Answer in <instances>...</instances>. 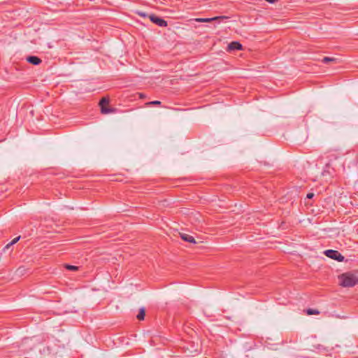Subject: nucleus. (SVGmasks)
I'll list each match as a JSON object with an SVG mask.
<instances>
[{
	"label": "nucleus",
	"instance_id": "f257e3e1",
	"mask_svg": "<svg viewBox=\"0 0 358 358\" xmlns=\"http://www.w3.org/2000/svg\"><path fill=\"white\" fill-rule=\"evenodd\" d=\"M339 285L343 287H352L358 283V277L351 272H346L338 276Z\"/></svg>",
	"mask_w": 358,
	"mask_h": 358
},
{
	"label": "nucleus",
	"instance_id": "f03ea898",
	"mask_svg": "<svg viewBox=\"0 0 358 358\" xmlns=\"http://www.w3.org/2000/svg\"><path fill=\"white\" fill-rule=\"evenodd\" d=\"M109 103V99L107 97H103L99 103V105L100 106L101 113L102 114H108L110 113H114L116 109L114 108H110L107 106Z\"/></svg>",
	"mask_w": 358,
	"mask_h": 358
},
{
	"label": "nucleus",
	"instance_id": "7ed1b4c3",
	"mask_svg": "<svg viewBox=\"0 0 358 358\" xmlns=\"http://www.w3.org/2000/svg\"><path fill=\"white\" fill-rule=\"evenodd\" d=\"M324 254L329 258L336 260L338 262H343L345 259L338 251L334 250H326Z\"/></svg>",
	"mask_w": 358,
	"mask_h": 358
},
{
	"label": "nucleus",
	"instance_id": "20e7f679",
	"mask_svg": "<svg viewBox=\"0 0 358 358\" xmlns=\"http://www.w3.org/2000/svg\"><path fill=\"white\" fill-rule=\"evenodd\" d=\"M150 21L161 27H165L168 25L167 22L163 18L155 15L151 14L149 15Z\"/></svg>",
	"mask_w": 358,
	"mask_h": 358
},
{
	"label": "nucleus",
	"instance_id": "39448f33",
	"mask_svg": "<svg viewBox=\"0 0 358 358\" xmlns=\"http://www.w3.org/2000/svg\"><path fill=\"white\" fill-rule=\"evenodd\" d=\"M243 50V45L238 41H232L228 46L227 50L229 52Z\"/></svg>",
	"mask_w": 358,
	"mask_h": 358
},
{
	"label": "nucleus",
	"instance_id": "423d86ee",
	"mask_svg": "<svg viewBox=\"0 0 358 358\" xmlns=\"http://www.w3.org/2000/svg\"><path fill=\"white\" fill-rule=\"evenodd\" d=\"M228 18H229V17H227V16L220 15V16H216V17H211V18H196V19H195V20L196 22H212V21H215V20H224V19H228Z\"/></svg>",
	"mask_w": 358,
	"mask_h": 358
},
{
	"label": "nucleus",
	"instance_id": "0eeeda50",
	"mask_svg": "<svg viewBox=\"0 0 358 358\" xmlns=\"http://www.w3.org/2000/svg\"><path fill=\"white\" fill-rule=\"evenodd\" d=\"M27 61L33 65H39L42 62V60L38 57L34 55L28 56Z\"/></svg>",
	"mask_w": 358,
	"mask_h": 358
},
{
	"label": "nucleus",
	"instance_id": "6e6552de",
	"mask_svg": "<svg viewBox=\"0 0 358 358\" xmlns=\"http://www.w3.org/2000/svg\"><path fill=\"white\" fill-rule=\"evenodd\" d=\"M180 237L183 241L186 242L196 243L194 238L191 235H189L187 234H180Z\"/></svg>",
	"mask_w": 358,
	"mask_h": 358
},
{
	"label": "nucleus",
	"instance_id": "1a4fd4ad",
	"mask_svg": "<svg viewBox=\"0 0 358 358\" xmlns=\"http://www.w3.org/2000/svg\"><path fill=\"white\" fill-rule=\"evenodd\" d=\"M145 315V310L144 308H141L139 310L138 314L136 315V317L138 320H143Z\"/></svg>",
	"mask_w": 358,
	"mask_h": 358
},
{
	"label": "nucleus",
	"instance_id": "9d476101",
	"mask_svg": "<svg viewBox=\"0 0 358 358\" xmlns=\"http://www.w3.org/2000/svg\"><path fill=\"white\" fill-rule=\"evenodd\" d=\"M306 313L309 315H319L320 314V311L316 310V309H313V308H308L306 310Z\"/></svg>",
	"mask_w": 358,
	"mask_h": 358
},
{
	"label": "nucleus",
	"instance_id": "9b49d317",
	"mask_svg": "<svg viewBox=\"0 0 358 358\" xmlns=\"http://www.w3.org/2000/svg\"><path fill=\"white\" fill-rule=\"evenodd\" d=\"M65 268L69 271H78V266H73V265H70V264H65Z\"/></svg>",
	"mask_w": 358,
	"mask_h": 358
},
{
	"label": "nucleus",
	"instance_id": "f8f14e48",
	"mask_svg": "<svg viewBox=\"0 0 358 358\" xmlns=\"http://www.w3.org/2000/svg\"><path fill=\"white\" fill-rule=\"evenodd\" d=\"M334 61H336V59L334 57H324L322 59V62H324V63H328L329 62H334Z\"/></svg>",
	"mask_w": 358,
	"mask_h": 358
},
{
	"label": "nucleus",
	"instance_id": "ddd939ff",
	"mask_svg": "<svg viewBox=\"0 0 358 358\" xmlns=\"http://www.w3.org/2000/svg\"><path fill=\"white\" fill-rule=\"evenodd\" d=\"M146 105H148V106H159V105H161V101H150V102L147 103Z\"/></svg>",
	"mask_w": 358,
	"mask_h": 358
},
{
	"label": "nucleus",
	"instance_id": "4468645a",
	"mask_svg": "<svg viewBox=\"0 0 358 358\" xmlns=\"http://www.w3.org/2000/svg\"><path fill=\"white\" fill-rule=\"evenodd\" d=\"M41 352L44 355H49L50 353V348L49 347H44L43 350H41Z\"/></svg>",
	"mask_w": 358,
	"mask_h": 358
},
{
	"label": "nucleus",
	"instance_id": "2eb2a0df",
	"mask_svg": "<svg viewBox=\"0 0 358 358\" xmlns=\"http://www.w3.org/2000/svg\"><path fill=\"white\" fill-rule=\"evenodd\" d=\"M20 239V236L15 238L10 243L12 245H14L15 243H16Z\"/></svg>",
	"mask_w": 358,
	"mask_h": 358
},
{
	"label": "nucleus",
	"instance_id": "dca6fc26",
	"mask_svg": "<svg viewBox=\"0 0 358 358\" xmlns=\"http://www.w3.org/2000/svg\"><path fill=\"white\" fill-rule=\"evenodd\" d=\"M137 14L140 16H142V17H146L147 16V14H145V13H143L141 11H138L137 12Z\"/></svg>",
	"mask_w": 358,
	"mask_h": 358
},
{
	"label": "nucleus",
	"instance_id": "f3484780",
	"mask_svg": "<svg viewBox=\"0 0 358 358\" xmlns=\"http://www.w3.org/2000/svg\"><path fill=\"white\" fill-rule=\"evenodd\" d=\"M314 196V194L312 192H310L307 194L306 198L308 199H312Z\"/></svg>",
	"mask_w": 358,
	"mask_h": 358
},
{
	"label": "nucleus",
	"instance_id": "a211bd4d",
	"mask_svg": "<svg viewBox=\"0 0 358 358\" xmlns=\"http://www.w3.org/2000/svg\"><path fill=\"white\" fill-rule=\"evenodd\" d=\"M25 269L22 267H20L18 269H17V272L20 273V274H22L23 271H24Z\"/></svg>",
	"mask_w": 358,
	"mask_h": 358
},
{
	"label": "nucleus",
	"instance_id": "6ab92c4d",
	"mask_svg": "<svg viewBox=\"0 0 358 358\" xmlns=\"http://www.w3.org/2000/svg\"><path fill=\"white\" fill-rule=\"evenodd\" d=\"M13 245L11 244V243L10 242L9 243H8L3 248V250H6V249H8L10 246H12Z\"/></svg>",
	"mask_w": 358,
	"mask_h": 358
},
{
	"label": "nucleus",
	"instance_id": "aec40b11",
	"mask_svg": "<svg viewBox=\"0 0 358 358\" xmlns=\"http://www.w3.org/2000/svg\"><path fill=\"white\" fill-rule=\"evenodd\" d=\"M266 1L270 3H274L275 2H276L278 0H265Z\"/></svg>",
	"mask_w": 358,
	"mask_h": 358
},
{
	"label": "nucleus",
	"instance_id": "412c9836",
	"mask_svg": "<svg viewBox=\"0 0 358 358\" xmlns=\"http://www.w3.org/2000/svg\"><path fill=\"white\" fill-rule=\"evenodd\" d=\"M139 96H140V98L143 99V98H144L145 96L143 94H139Z\"/></svg>",
	"mask_w": 358,
	"mask_h": 358
}]
</instances>
